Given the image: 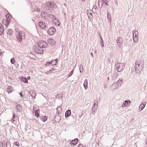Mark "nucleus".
I'll use <instances>...</instances> for the list:
<instances>
[{"mask_svg":"<svg viewBox=\"0 0 147 147\" xmlns=\"http://www.w3.org/2000/svg\"><path fill=\"white\" fill-rule=\"evenodd\" d=\"M144 63L142 61L137 60L135 62V67L136 73H140L144 68Z\"/></svg>","mask_w":147,"mask_h":147,"instance_id":"1","label":"nucleus"},{"mask_svg":"<svg viewBox=\"0 0 147 147\" xmlns=\"http://www.w3.org/2000/svg\"><path fill=\"white\" fill-rule=\"evenodd\" d=\"M15 31L17 33L16 34V37L18 40L21 42L22 39L25 38V34L24 32L22 31H19L18 28H16Z\"/></svg>","mask_w":147,"mask_h":147,"instance_id":"2","label":"nucleus"},{"mask_svg":"<svg viewBox=\"0 0 147 147\" xmlns=\"http://www.w3.org/2000/svg\"><path fill=\"white\" fill-rule=\"evenodd\" d=\"M5 16L6 19H3L2 21V23L4 25L7 26L11 20V16L9 14L6 15Z\"/></svg>","mask_w":147,"mask_h":147,"instance_id":"3","label":"nucleus"},{"mask_svg":"<svg viewBox=\"0 0 147 147\" xmlns=\"http://www.w3.org/2000/svg\"><path fill=\"white\" fill-rule=\"evenodd\" d=\"M123 80L119 79L115 83H113L111 86L112 89H115L118 88L121 86Z\"/></svg>","mask_w":147,"mask_h":147,"instance_id":"4","label":"nucleus"},{"mask_svg":"<svg viewBox=\"0 0 147 147\" xmlns=\"http://www.w3.org/2000/svg\"><path fill=\"white\" fill-rule=\"evenodd\" d=\"M37 44L40 48H45L48 46L47 42L42 40H38L37 42Z\"/></svg>","mask_w":147,"mask_h":147,"instance_id":"5","label":"nucleus"},{"mask_svg":"<svg viewBox=\"0 0 147 147\" xmlns=\"http://www.w3.org/2000/svg\"><path fill=\"white\" fill-rule=\"evenodd\" d=\"M56 32V30L53 27L50 28L47 31V33L50 35H53Z\"/></svg>","mask_w":147,"mask_h":147,"instance_id":"6","label":"nucleus"},{"mask_svg":"<svg viewBox=\"0 0 147 147\" xmlns=\"http://www.w3.org/2000/svg\"><path fill=\"white\" fill-rule=\"evenodd\" d=\"M124 64L122 63H119L117 67V70L119 72H120L122 71L124 68Z\"/></svg>","mask_w":147,"mask_h":147,"instance_id":"7","label":"nucleus"},{"mask_svg":"<svg viewBox=\"0 0 147 147\" xmlns=\"http://www.w3.org/2000/svg\"><path fill=\"white\" fill-rule=\"evenodd\" d=\"M133 37L134 40V41L135 40H137L138 39V32L137 31L134 30L133 31Z\"/></svg>","mask_w":147,"mask_h":147,"instance_id":"8","label":"nucleus"},{"mask_svg":"<svg viewBox=\"0 0 147 147\" xmlns=\"http://www.w3.org/2000/svg\"><path fill=\"white\" fill-rule=\"evenodd\" d=\"M35 52L37 54H42L43 52V50L40 48L36 47L35 49Z\"/></svg>","mask_w":147,"mask_h":147,"instance_id":"9","label":"nucleus"},{"mask_svg":"<svg viewBox=\"0 0 147 147\" xmlns=\"http://www.w3.org/2000/svg\"><path fill=\"white\" fill-rule=\"evenodd\" d=\"M78 141V140L77 138H76L71 142L70 144L72 146H74L77 144Z\"/></svg>","mask_w":147,"mask_h":147,"instance_id":"10","label":"nucleus"},{"mask_svg":"<svg viewBox=\"0 0 147 147\" xmlns=\"http://www.w3.org/2000/svg\"><path fill=\"white\" fill-rule=\"evenodd\" d=\"M117 41L118 45L120 47L122 45V38L119 37L117 39Z\"/></svg>","mask_w":147,"mask_h":147,"instance_id":"11","label":"nucleus"},{"mask_svg":"<svg viewBox=\"0 0 147 147\" xmlns=\"http://www.w3.org/2000/svg\"><path fill=\"white\" fill-rule=\"evenodd\" d=\"M46 4L48 6H50L51 8L55 7L56 6V4L53 2H48L46 3Z\"/></svg>","mask_w":147,"mask_h":147,"instance_id":"12","label":"nucleus"},{"mask_svg":"<svg viewBox=\"0 0 147 147\" xmlns=\"http://www.w3.org/2000/svg\"><path fill=\"white\" fill-rule=\"evenodd\" d=\"M52 22L53 24L56 26H59L60 25V23L55 18H54L52 20Z\"/></svg>","mask_w":147,"mask_h":147,"instance_id":"13","label":"nucleus"},{"mask_svg":"<svg viewBox=\"0 0 147 147\" xmlns=\"http://www.w3.org/2000/svg\"><path fill=\"white\" fill-rule=\"evenodd\" d=\"M48 42L51 45H54L55 43V40L52 38H49L48 40Z\"/></svg>","mask_w":147,"mask_h":147,"instance_id":"14","label":"nucleus"},{"mask_svg":"<svg viewBox=\"0 0 147 147\" xmlns=\"http://www.w3.org/2000/svg\"><path fill=\"white\" fill-rule=\"evenodd\" d=\"M129 105V104H128V101H127V100H125L122 104V107H127Z\"/></svg>","mask_w":147,"mask_h":147,"instance_id":"15","label":"nucleus"},{"mask_svg":"<svg viewBox=\"0 0 147 147\" xmlns=\"http://www.w3.org/2000/svg\"><path fill=\"white\" fill-rule=\"evenodd\" d=\"M39 26L42 28H45L46 27L45 24L42 22H39L38 23Z\"/></svg>","mask_w":147,"mask_h":147,"instance_id":"16","label":"nucleus"},{"mask_svg":"<svg viewBox=\"0 0 147 147\" xmlns=\"http://www.w3.org/2000/svg\"><path fill=\"white\" fill-rule=\"evenodd\" d=\"M71 110L68 109L65 113V117H68L71 115Z\"/></svg>","mask_w":147,"mask_h":147,"instance_id":"17","label":"nucleus"},{"mask_svg":"<svg viewBox=\"0 0 147 147\" xmlns=\"http://www.w3.org/2000/svg\"><path fill=\"white\" fill-rule=\"evenodd\" d=\"M61 119V117L59 115H56L54 118L55 121L58 123L60 121Z\"/></svg>","mask_w":147,"mask_h":147,"instance_id":"18","label":"nucleus"},{"mask_svg":"<svg viewBox=\"0 0 147 147\" xmlns=\"http://www.w3.org/2000/svg\"><path fill=\"white\" fill-rule=\"evenodd\" d=\"M145 105H144V103H142L141 105L139 107V109H138V111H141L144 108Z\"/></svg>","mask_w":147,"mask_h":147,"instance_id":"19","label":"nucleus"},{"mask_svg":"<svg viewBox=\"0 0 147 147\" xmlns=\"http://www.w3.org/2000/svg\"><path fill=\"white\" fill-rule=\"evenodd\" d=\"M4 31V28L2 24L0 23V35H1Z\"/></svg>","mask_w":147,"mask_h":147,"instance_id":"20","label":"nucleus"},{"mask_svg":"<svg viewBox=\"0 0 147 147\" xmlns=\"http://www.w3.org/2000/svg\"><path fill=\"white\" fill-rule=\"evenodd\" d=\"M88 80H85L83 84L84 86L85 90H86L88 88Z\"/></svg>","mask_w":147,"mask_h":147,"instance_id":"21","label":"nucleus"},{"mask_svg":"<svg viewBox=\"0 0 147 147\" xmlns=\"http://www.w3.org/2000/svg\"><path fill=\"white\" fill-rule=\"evenodd\" d=\"M16 108L18 112H20L22 110V107L19 104L17 105Z\"/></svg>","mask_w":147,"mask_h":147,"instance_id":"22","label":"nucleus"},{"mask_svg":"<svg viewBox=\"0 0 147 147\" xmlns=\"http://www.w3.org/2000/svg\"><path fill=\"white\" fill-rule=\"evenodd\" d=\"M29 93L31 96L33 98H35L36 96L35 93L33 91H30Z\"/></svg>","mask_w":147,"mask_h":147,"instance_id":"23","label":"nucleus"},{"mask_svg":"<svg viewBox=\"0 0 147 147\" xmlns=\"http://www.w3.org/2000/svg\"><path fill=\"white\" fill-rule=\"evenodd\" d=\"M98 106V104L95 103H94V105L92 107V112H93V111H94V113L95 112V109H96V107H97Z\"/></svg>","mask_w":147,"mask_h":147,"instance_id":"24","label":"nucleus"},{"mask_svg":"<svg viewBox=\"0 0 147 147\" xmlns=\"http://www.w3.org/2000/svg\"><path fill=\"white\" fill-rule=\"evenodd\" d=\"M52 65H57V59L55 60L51 61Z\"/></svg>","mask_w":147,"mask_h":147,"instance_id":"25","label":"nucleus"},{"mask_svg":"<svg viewBox=\"0 0 147 147\" xmlns=\"http://www.w3.org/2000/svg\"><path fill=\"white\" fill-rule=\"evenodd\" d=\"M61 108L60 107H59L57 108V113L58 114H60L61 112Z\"/></svg>","mask_w":147,"mask_h":147,"instance_id":"26","label":"nucleus"},{"mask_svg":"<svg viewBox=\"0 0 147 147\" xmlns=\"http://www.w3.org/2000/svg\"><path fill=\"white\" fill-rule=\"evenodd\" d=\"M12 88L10 86H9L8 87L7 91V92L9 93H10L12 92Z\"/></svg>","mask_w":147,"mask_h":147,"instance_id":"27","label":"nucleus"},{"mask_svg":"<svg viewBox=\"0 0 147 147\" xmlns=\"http://www.w3.org/2000/svg\"><path fill=\"white\" fill-rule=\"evenodd\" d=\"M13 31L12 30L10 29H8L7 34L8 35H11L13 33Z\"/></svg>","mask_w":147,"mask_h":147,"instance_id":"28","label":"nucleus"},{"mask_svg":"<svg viewBox=\"0 0 147 147\" xmlns=\"http://www.w3.org/2000/svg\"><path fill=\"white\" fill-rule=\"evenodd\" d=\"M52 63L51 62V61L50 62H47L46 63V66H49L50 65H52Z\"/></svg>","mask_w":147,"mask_h":147,"instance_id":"29","label":"nucleus"},{"mask_svg":"<svg viewBox=\"0 0 147 147\" xmlns=\"http://www.w3.org/2000/svg\"><path fill=\"white\" fill-rule=\"evenodd\" d=\"M35 116L37 117H38L39 116V114L38 111H36L35 112Z\"/></svg>","mask_w":147,"mask_h":147,"instance_id":"30","label":"nucleus"},{"mask_svg":"<svg viewBox=\"0 0 147 147\" xmlns=\"http://www.w3.org/2000/svg\"><path fill=\"white\" fill-rule=\"evenodd\" d=\"M90 12H91V11L88 10L87 11V15L89 17H90V16H92Z\"/></svg>","mask_w":147,"mask_h":147,"instance_id":"31","label":"nucleus"},{"mask_svg":"<svg viewBox=\"0 0 147 147\" xmlns=\"http://www.w3.org/2000/svg\"><path fill=\"white\" fill-rule=\"evenodd\" d=\"M6 145L7 147H11V145L9 142H7L6 143Z\"/></svg>","mask_w":147,"mask_h":147,"instance_id":"32","label":"nucleus"},{"mask_svg":"<svg viewBox=\"0 0 147 147\" xmlns=\"http://www.w3.org/2000/svg\"><path fill=\"white\" fill-rule=\"evenodd\" d=\"M42 120L43 122H45L47 121V119L46 116H44L42 117Z\"/></svg>","mask_w":147,"mask_h":147,"instance_id":"33","label":"nucleus"},{"mask_svg":"<svg viewBox=\"0 0 147 147\" xmlns=\"http://www.w3.org/2000/svg\"><path fill=\"white\" fill-rule=\"evenodd\" d=\"M118 76L117 74H113V77L112 78L113 80H115V79L116 78H117Z\"/></svg>","mask_w":147,"mask_h":147,"instance_id":"34","label":"nucleus"},{"mask_svg":"<svg viewBox=\"0 0 147 147\" xmlns=\"http://www.w3.org/2000/svg\"><path fill=\"white\" fill-rule=\"evenodd\" d=\"M15 60L13 58H12L11 60V62L12 64H14L15 62Z\"/></svg>","mask_w":147,"mask_h":147,"instance_id":"35","label":"nucleus"},{"mask_svg":"<svg viewBox=\"0 0 147 147\" xmlns=\"http://www.w3.org/2000/svg\"><path fill=\"white\" fill-rule=\"evenodd\" d=\"M23 81L25 83H27L28 82V81L27 79L26 78H24H24L23 79Z\"/></svg>","mask_w":147,"mask_h":147,"instance_id":"36","label":"nucleus"},{"mask_svg":"<svg viewBox=\"0 0 147 147\" xmlns=\"http://www.w3.org/2000/svg\"><path fill=\"white\" fill-rule=\"evenodd\" d=\"M14 145L18 146H19V144L18 142H16L15 143Z\"/></svg>","mask_w":147,"mask_h":147,"instance_id":"37","label":"nucleus"},{"mask_svg":"<svg viewBox=\"0 0 147 147\" xmlns=\"http://www.w3.org/2000/svg\"><path fill=\"white\" fill-rule=\"evenodd\" d=\"M1 145L2 146H4L5 145V143H3L2 142H1Z\"/></svg>","mask_w":147,"mask_h":147,"instance_id":"38","label":"nucleus"},{"mask_svg":"<svg viewBox=\"0 0 147 147\" xmlns=\"http://www.w3.org/2000/svg\"><path fill=\"white\" fill-rule=\"evenodd\" d=\"M50 17L51 18H53L54 19V18H55V16L51 14L50 16Z\"/></svg>","mask_w":147,"mask_h":147,"instance_id":"39","label":"nucleus"},{"mask_svg":"<svg viewBox=\"0 0 147 147\" xmlns=\"http://www.w3.org/2000/svg\"><path fill=\"white\" fill-rule=\"evenodd\" d=\"M16 117V115H15V114H13V119H15Z\"/></svg>","mask_w":147,"mask_h":147,"instance_id":"40","label":"nucleus"},{"mask_svg":"<svg viewBox=\"0 0 147 147\" xmlns=\"http://www.w3.org/2000/svg\"><path fill=\"white\" fill-rule=\"evenodd\" d=\"M78 147H83V146L82 145L80 144L78 145Z\"/></svg>","mask_w":147,"mask_h":147,"instance_id":"41","label":"nucleus"},{"mask_svg":"<svg viewBox=\"0 0 147 147\" xmlns=\"http://www.w3.org/2000/svg\"><path fill=\"white\" fill-rule=\"evenodd\" d=\"M19 94H20V95L21 97H22L23 94H22V92H20Z\"/></svg>","mask_w":147,"mask_h":147,"instance_id":"42","label":"nucleus"},{"mask_svg":"<svg viewBox=\"0 0 147 147\" xmlns=\"http://www.w3.org/2000/svg\"><path fill=\"white\" fill-rule=\"evenodd\" d=\"M15 119H13V118L12 119V122L13 123H15Z\"/></svg>","mask_w":147,"mask_h":147,"instance_id":"43","label":"nucleus"},{"mask_svg":"<svg viewBox=\"0 0 147 147\" xmlns=\"http://www.w3.org/2000/svg\"><path fill=\"white\" fill-rule=\"evenodd\" d=\"M82 115H83L82 114H81V115H79V117H80V118L82 117Z\"/></svg>","mask_w":147,"mask_h":147,"instance_id":"44","label":"nucleus"},{"mask_svg":"<svg viewBox=\"0 0 147 147\" xmlns=\"http://www.w3.org/2000/svg\"><path fill=\"white\" fill-rule=\"evenodd\" d=\"M72 74H70H70H69V75L68 76V77H70V76L71 75H72Z\"/></svg>","mask_w":147,"mask_h":147,"instance_id":"45","label":"nucleus"},{"mask_svg":"<svg viewBox=\"0 0 147 147\" xmlns=\"http://www.w3.org/2000/svg\"><path fill=\"white\" fill-rule=\"evenodd\" d=\"M27 78L28 79H29L30 78V76H28L27 77Z\"/></svg>","mask_w":147,"mask_h":147,"instance_id":"46","label":"nucleus"},{"mask_svg":"<svg viewBox=\"0 0 147 147\" xmlns=\"http://www.w3.org/2000/svg\"><path fill=\"white\" fill-rule=\"evenodd\" d=\"M127 101H128V104H129V103H131V102L130 100H128Z\"/></svg>","mask_w":147,"mask_h":147,"instance_id":"47","label":"nucleus"},{"mask_svg":"<svg viewBox=\"0 0 147 147\" xmlns=\"http://www.w3.org/2000/svg\"><path fill=\"white\" fill-rule=\"evenodd\" d=\"M146 144H147V139L146 140Z\"/></svg>","mask_w":147,"mask_h":147,"instance_id":"48","label":"nucleus"},{"mask_svg":"<svg viewBox=\"0 0 147 147\" xmlns=\"http://www.w3.org/2000/svg\"><path fill=\"white\" fill-rule=\"evenodd\" d=\"M50 72L51 73L52 72V70H50Z\"/></svg>","mask_w":147,"mask_h":147,"instance_id":"49","label":"nucleus"},{"mask_svg":"<svg viewBox=\"0 0 147 147\" xmlns=\"http://www.w3.org/2000/svg\"><path fill=\"white\" fill-rule=\"evenodd\" d=\"M44 13V12H42L41 13V14H42L43 13Z\"/></svg>","mask_w":147,"mask_h":147,"instance_id":"50","label":"nucleus"},{"mask_svg":"<svg viewBox=\"0 0 147 147\" xmlns=\"http://www.w3.org/2000/svg\"><path fill=\"white\" fill-rule=\"evenodd\" d=\"M103 45H102V47H103Z\"/></svg>","mask_w":147,"mask_h":147,"instance_id":"51","label":"nucleus"},{"mask_svg":"<svg viewBox=\"0 0 147 147\" xmlns=\"http://www.w3.org/2000/svg\"><path fill=\"white\" fill-rule=\"evenodd\" d=\"M103 45H102V47H103Z\"/></svg>","mask_w":147,"mask_h":147,"instance_id":"52","label":"nucleus"},{"mask_svg":"<svg viewBox=\"0 0 147 147\" xmlns=\"http://www.w3.org/2000/svg\"><path fill=\"white\" fill-rule=\"evenodd\" d=\"M91 55H92V53H91Z\"/></svg>","mask_w":147,"mask_h":147,"instance_id":"53","label":"nucleus"},{"mask_svg":"<svg viewBox=\"0 0 147 147\" xmlns=\"http://www.w3.org/2000/svg\"><path fill=\"white\" fill-rule=\"evenodd\" d=\"M100 38H101V39L102 40V38H101V37Z\"/></svg>","mask_w":147,"mask_h":147,"instance_id":"54","label":"nucleus"},{"mask_svg":"<svg viewBox=\"0 0 147 147\" xmlns=\"http://www.w3.org/2000/svg\"><path fill=\"white\" fill-rule=\"evenodd\" d=\"M108 79H109V78H108Z\"/></svg>","mask_w":147,"mask_h":147,"instance_id":"55","label":"nucleus"},{"mask_svg":"<svg viewBox=\"0 0 147 147\" xmlns=\"http://www.w3.org/2000/svg\"><path fill=\"white\" fill-rule=\"evenodd\" d=\"M0 147H1L0 146Z\"/></svg>","mask_w":147,"mask_h":147,"instance_id":"56","label":"nucleus"}]
</instances>
